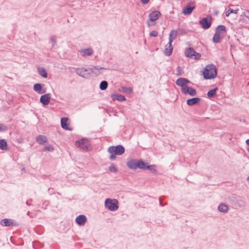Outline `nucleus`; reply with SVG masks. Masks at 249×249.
Listing matches in <instances>:
<instances>
[{
  "mask_svg": "<svg viewBox=\"0 0 249 249\" xmlns=\"http://www.w3.org/2000/svg\"><path fill=\"white\" fill-rule=\"evenodd\" d=\"M218 210L221 213H225L228 212V206L224 203H221L218 207Z\"/></svg>",
  "mask_w": 249,
  "mask_h": 249,
  "instance_id": "a878e982",
  "label": "nucleus"
},
{
  "mask_svg": "<svg viewBox=\"0 0 249 249\" xmlns=\"http://www.w3.org/2000/svg\"><path fill=\"white\" fill-rule=\"evenodd\" d=\"M53 147L51 145L46 146L43 148V151H53Z\"/></svg>",
  "mask_w": 249,
  "mask_h": 249,
  "instance_id": "4c0bfd02",
  "label": "nucleus"
},
{
  "mask_svg": "<svg viewBox=\"0 0 249 249\" xmlns=\"http://www.w3.org/2000/svg\"><path fill=\"white\" fill-rule=\"evenodd\" d=\"M111 98L114 101L116 100L120 102H123L126 100L124 96L119 94H112L111 95Z\"/></svg>",
  "mask_w": 249,
  "mask_h": 249,
  "instance_id": "f3484780",
  "label": "nucleus"
},
{
  "mask_svg": "<svg viewBox=\"0 0 249 249\" xmlns=\"http://www.w3.org/2000/svg\"><path fill=\"white\" fill-rule=\"evenodd\" d=\"M121 89L123 92L127 93L128 94L131 93L133 91V89L131 88L130 87H126L124 86H122L121 87Z\"/></svg>",
  "mask_w": 249,
  "mask_h": 249,
  "instance_id": "7c9ffc66",
  "label": "nucleus"
},
{
  "mask_svg": "<svg viewBox=\"0 0 249 249\" xmlns=\"http://www.w3.org/2000/svg\"><path fill=\"white\" fill-rule=\"evenodd\" d=\"M159 202H160V205L162 207L167 205V203H165V204H163L162 202H161V200L160 199V198L159 199Z\"/></svg>",
  "mask_w": 249,
  "mask_h": 249,
  "instance_id": "de8ad7c7",
  "label": "nucleus"
},
{
  "mask_svg": "<svg viewBox=\"0 0 249 249\" xmlns=\"http://www.w3.org/2000/svg\"><path fill=\"white\" fill-rule=\"evenodd\" d=\"M194 56L195 59H198L201 57V55L199 53L196 52V53H194Z\"/></svg>",
  "mask_w": 249,
  "mask_h": 249,
  "instance_id": "79ce46f5",
  "label": "nucleus"
},
{
  "mask_svg": "<svg viewBox=\"0 0 249 249\" xmlns=\"http://www.w3.org/2000/svg\"><path fill=\"white\" fill-rule=\"evenodd\" d=\"M34 90L38 94H43L46 92V90L42 88V85L39 83L34 85Z\"/></svg>",
  "mask_w": 249,
  "mask_h": 249,
  "instance_id": "dca6fc26",
  "label": "nucleus"
},
{
  "mask_svg": "<svg viewBox=\"0 0 249 249\" xmlns=\"http://www.w3.org/2000/svg\"><path fill=\"white\" fill-rule=\"evenodd\" d=\"M91 72H94L93 69L84 68L79 69V75L84 78L89 77Z\"/></svg>",
  "mask_w": 249,
  "mask_h": 249,
  "instance_id": "0eeeda50",
  "label": "nucleus"
},
{
  "mask_svg": "<svg viewBox=\"0 0 249 249\" xmlns=\"http://www.w3.org/2000/svg\"><path fill=\"white\" fill-rule=\"evenodd\" d=\"M146 169L148 170L151 171L152 173H155L157 172L156 169V166L155 165H149L148 164L147 165L146 167Z\"/></svg>",
  "mask_w": 249,
  "mask_h": 249,
  "instance_id": "2f4dec72",
  "label": "nucleus"
},
{
  "mask_svg": "<svg viewBox=\"0 0 249 249\" xmlns=\"http://www.w3.org/2000/svg\"><path fill=\"white\" fill-rule=\"evenodd\" d=\"M158 35V32L156 31H152L150 33V36H151L156 37Z\"/></svg>",
  "mask_w": 249,
  "mask_h": 249,
  "instance_id": "ea45409f",
  "label": "nucleus"
},
{
  "mask_svg": "<svg viewBox=\"0 0 249 249\" xmlns=\"http://www.w3.org/2000/svg\"><path fill=\"white\" fill-rule=\"evenodd\" d=\"M50 42L52 43V48H54L56 43V39L55 36H53L50 38Z\"/></svg>",
  "mask_w": 249,
  "mask_h": 249,
  "instance_id": "c9c22d12",
  "label": "nucleus"
},
{
  "mask_svg": "<svg viewBox=\"0 0 249 249\" xmlns=\"http://www.w3.org/2000/svg\"><path fill=\"white\" fill-rule=\"evenodd\" d=\"M187 94H189L190 95L192 96H194L196 94V91L195 89L190 87L189 89L188 92Z\"/></svg>",
  "mask_w": 249,
  "mask_h": 249,
  "instance_id": "72a5a7b5",
  "label": "nucleus"
},
{
  "mask_svg": "<svg viewBox=\"0 0 249 249\" xmlns=\"http://www.w3.org/2000/svg\"><path fill=\"white\" fill-rule=\"evenodd\" d=\"M203 75L205 79L214 78L217 75V70L215 66L213 64L206 66L203 71Z\"/></svg>",
  "mask_w": 249,
  "mask_h": 249,
  "instance_id": "f03ea898",
  "label": "nucleus"
},
{
  "mask_svg": "<svg viewBox=\"0 0 249 249\" xmlns=\"http://www.w3.org/2000/svg\"><path fill=\"white\" fill-rule=\"evenodd\" d=\"M0 224L2 226L10 227H17L18 226V224L16 221L9 218H4L1 220Z\"/></svg>",
  "mask_w": 249,
  "mask_h": 249,
  "instance_id": "423d86ee",
  "label": "nucleus"
},
{
  "mask_svg": "<svg viewBox=\"0 0 249 249\" xmlns=\"http://www.w3.org/2000/svg\"><path fill=\"white\" fill-rule=\"evenodd\" d=\"M108 86V83L106 81H102L99 86L100 89L101 90H106Z\"/></svg>",
  "mask_w": 249,
  "mask_h": 249,
  "instance_id": "c756f323",
  "label": "nucleus"
},
{
  "mask_svg": "<svg viewBox=\"0 0 249 249\" xmlns=\"http://www.w3.org/2000/svg\"><path fill=\"white\" fill-rule=\"evenodd\" d=\"M218 89L217 88H214L213 89L209 90L207 93V96L209 98H211L214 96L216 94V92L217 90Z\"/></svg>",
  "mask_w": 249,
  "mask_h": 249,
  "instance_id": "cd10ccee",
  "label": "nucleus"
},
{
  "mask_svg": "<svg viewBox=\"0 0 249 249\" xmlns=\"http://www.w3.org/2000/svg\"><path fill=\"white\" fill-rule=\"evenodd\" d=\"M87 221V218L85 215H79V226H84Z\"/></svg>",
  "mask_w": 249,
  "mask_h": 249,
  "instance_id": "b1692460",
  "label": "nucleus"
},
{
  "mask_svg": "<svg viewBox=\"0 0 249 249\" xmlns=\"http://www.w3.org/2000/svg\"><path fill=\"white\" fill-rule=\"evenodd\" d=\"M195 8L196 6L194 5V3L190 2L187 4L185 8L183 9L182 12L185 15H190Z\"/></svg>",
  "mask_w": 249,
  "mask_h": 249,
  "instance_id": "6e6552de",
  "label": "nucleus"
},
{
  "mask_svg": "<svg viewBox=\"0 0 249 249\" xmlns=\"http://www.w3.org/2000/svg\"><path fill=\"white\" fill-rule=\"evenodd\" d=\"M148 163L144 162L142 160H138V168L142 169V170H146V167Z\"/></svg>",
  "mask_w": 249,
  "mask_h": 249,
  "instance_id": "412c9836",
  "label": "nucleus"
},
{
  "mask_svg": "<svg viewBox=\"0 0 249 249\" xmlns=\"http://www.w3.org/2000/svg\"><path fill=\"white\" fill-rule=\"evenodd\" d=\"M138 160L135 159L130 160L126 162L128 168L131 170H136L138 168Z\"/></svg>",
  "mask_w": 249,
  "mask_h": 249,
  "instance_id": "9d476101",
  "label": "nucleus"
},
{
  "mask_svg": "<svg viewBox=\"0 0 249 249\" xmlns=\"http://www.w3.org/2000/svg\"><path fill=\"white\" fill-rule=\"evenodd\" d=\"M125 152V149L122 145L111 146L108 148V152L110 154L109 159L111 160L116 159V155H122Z\"/></svg>",
  "mask_w": 249,
  "mask_h": 249,
  "instance_id": "f257e3e1",
  "label": "nucleus"
},
{
  "mask_svg": "<svg viewBox=\"0 0 249 249\" xmlns=\"http://www.w3.org/2000/svg\"><path fill=\"white\" fill-rule=\"evenodd\" d=\"M38 74L44 78H47L48 74L46 69L43 67H39L37 69Z\"/></svg>",
  "mask_w": 249,
  "mask_h": 249,
  "instance_id": "4be33fe9",
  "label": "nucleus"
},
{
  "mask_svg": "<svg viewBox=\"0 0 249 249\" xmlns=\"http://www.w3.org/2000/svg\"><path fill=\"white\" fill-rule=\"evenodd\" d=\"M69 118L67 117H63L61 119V125L62 128L65 130H72V128L69 126L68 122Z\"/></svg>",
  "mask_w": 249,
  "mask_h": 249,
  "instance_id": "9b49d317",
  "label": "nucleus"
},
{
  "mask_svg": "<svg viewBox=\"0 0 249 249\" xmlns=\"http://www.w3.org/2000/svg\"><path fill=\"white\" fill-rule=\"evenodd\" d=\"M181 71H182L181 68L178 66L177 68L176 74L178 75H181Z\"/></svg>",
  "mask_w": 249,
  "mask_h": 249,
  "instance_id": "a19ab883",
  "label": "nucleus"
},
{
  "mask_svg": "<svg viewBox=\"0 0 249 249\" xmlns=\"http://www.w3.org/2000/svg\"><path fill=\"white\" fill-rule=\"evenodd\" d=\"M51 94L47 93L41 96L40 98V102L43 106L48 105L50 102Z\"/></svg>",
  "mask_w": 249,
  "mask_h": 249,
  "instance_id": "1a4fd4ad",
  "label": "nucleus"
},
{
  "mask_svg": "<svg viewBox=\"0 0 249 249\" xmlns=\"http://www.w3.org/2000/svg\"><path fill=\"white\" fill-rule=\"evenodd\" d=\"M141 0V2L143 3V4H147V3H148L149 0Z\"/></svg>",
  "mask_w": 249,
  "mask_h": 249,
  "instance_id": "49530a36",
  "label": "nucleus"
},
{
  "mask_svg": "<svg viewBox=\"0 0 249 249\" xmlns=\"http://www.w3.org/2000/svg\"><path fill=\"white\" fill-rule=\"evenodd\" d=\"M246 142L248 145H249V139H247L246 141Z\"/></svg>",
  "mask_w": 249,
  "mask_h": 249,
  "instance_id": "3c124183",
  "label": "nucleus"
},
{
  "mask_svg": "<svg viewBox=\"0 0 249 249\" xmlns=\"http://www.w3.org/2000/svg\"><path fill=\"white\" fill-rule=\"evenodd\" d=\"M248 151L249 152V148H248Z\"/></svg>",
  "mask_w": 249,
  "mask_h": 249,
  "instance_id": "4d7b16f0",
  "label": "nucleus"
},
{
  "mask_svg": "<svg viewBox=\"0 0 249 249\" xmlns=\"http://www.w3.org/2000/svg\"><path fill=\"white\" fill-rule=\"evenodd\" d=\"M90 69L96 70H100L103 69L104 68L100 66H94L92 68H91Z\"/></svg>",
  "mask_w": 249,
  "mask_h": 249,
  "instance_id": "37998d69",
  "label": "nucleus"
},
{
  "mask_svg": "<svg viewBox=\"0 0 249 249\" xmlns=\"http://www.w3.org/2000/svg\"><path fill=\"white\" fill-rule=\"evenodd\" d=\"M6 127L3 124H0V131H4L6 129Z\"/></svg>",
  "mask_w": 249,
  "mask_h": 249,
  "instance_id": "a18cd8bd",
  "label": "nucleus"
},
{
  "mask_svg": "<svg viewBox=\"0 0 249 249\" xmlns=\"http://www.w3.org/2000/svg\"><path fill=\"white\" fill-rule=\"evenodd\" d=\"M26 204L28 206H31L32 204L29 202V200H27L26 202Z\"/></svg>",
  "mask_w": 249,
  "mask_h": 249,
  "instance_id": "8fccbe9b",
  "label": "nucleus"
},
{
  "mask_svg": "<svg viewBox=\"0 0 249 249\" xmlns=\"http://www.w3.org/2000/svg\"><path fill=\"white\" fill-rule=\"evenodd\" d=\"M79 147L86 152L91 150L92 145L90 140L88 138H82L79 140Z\"/></svg>",
  "mask_w": 249,
  "mask_h": 249,
  "instance_id": "39448f33",
  "label": "nucleus"
},
{
  "mask_svg": "<svg viewBox=\"0 0 249 249\" xmlns=\"http://www.w3.org/2000/svg\"><path fill=\"white\" fill-rule=\"evenodd\" d=\"M93 72H91V73L95 74H96V75H98V74L100 73V72H95V70H94V69H93Z\"/></svg>",
  "mask_w": 249,
  "mask_h": 249,
  "instance_id": "09e8293b",
  "label": "nucleus"
},
{
  "mask_svg": "<svg viewBox=\"0 0 249 249\" xmlns=\"http://www.w3.org/2000/svg\"><path fill=\"white\" fill-rule=\"evenodd\" d=\"M200 101V99L198 97H194L189 99L187 100V104L189 106H192L197 104Z\"/></svg>",
  "mask_w": 249,
  "mask_h": 249,
  "instance_id": "a211bd4d",
  "label": "nucleus"
},
{
  "mask_svg": "<svg viewBox=\"0 0 249 249\" xmlns=\"http://www.w3.org/2000/svg\"><path fill=\"white\" fill-rule=\"evenodd\" d=\"M160 15V13L158 11H154L150 13L149 15V19L146 22L147 26L149 27L154 26L156 23V20L159 18Z\"/></svg>",
  "mask_w": 249,
  "mask_h": 249,
  "instance_id": "20e7f679",
  "label": "nucleus"
},
{
  "mask_svg": "<svg viewBox=\"0 0 249 249\" xmlns=\"http://www.w3.org/2000/svg\"><path fill=\"white\" fill-rule=\"evenodd\" d=\"M190 87H189L187 85H185L181 87V92L184 94H187L188 92L189 89Z\"/></svg>",
  "mask_w": 249,
  "mask_h": 249,
  "instance_id": "473e14b6",
  "label": "nucleus"
},
{
  "mask_svg": "<svg viewBox=\"0 0 249 249\" xmlns=\"http://www.w3.org/2000/svg\"><path fill=\"white\" fill-rule=\"evenodd\" d=\"M75 222L78 224V216H77L76 218H75Z\"/></svg>",
  "mask_w": 249,
  "mask_h": 249,
  "instance_id": "603ef678",
  "label": "nucleus"
},
{
  "mask_svg": "<svg viewBox=\"0 0 249 249\" xmlns=\"http://www.w3.org/2000/svg\"><path fill=\"white\" fill-rule=\"evenodd\" d=\"M0 149L2 150H5L7 149V142L4 139L0 140Z\"/></svg>",
  "mask_w": 249,
  "mask_h": 249,
  "instance_id": "bb28decb",
  "label": "nucleus"
},
{
  "mask_svg": "<svg viewBox=\"0 0 249 249\" xmlns=\"http://www.w3.org/2000/svg\"><path fill=\"white\" fill-rule=\"evenodd\" d=\"M178 32L177 30H172L171 31L169 36V42H172L177 36Z\"/></svg>",
  "mask_w": 249,
  "mask_h": 249,
  "instance_id": "6ab92c4d",
  "label": "nucleus"
},
{
  "mask_svg": "<svg viewBox=\"0 0 249 249\" xmlns=\"http://www.w3.org/2000/svg\"><path fill=\"white\" fill-rule=\"evenodd\" d=\"M171 42H169L168 44L166 46L164 52V54L167 56H170L173 52V47Z\"/></svg>",
  "mask_w": 249,
  "mask_h": 249,
  "instance_id": "4468645a",
  "label": "nucleus"
},
{
  "mask_svg": "<svg viewBox=\"0 0 249 249\" xmlns=\"http://www.w3.org/2000/svg\"><path fill=\"white\" fill-rule=\"evenodd\" d=\"M244 16L249 20V11L246 10L244 12Z\"/></svg>",
  "mask_w": 249,
  "mask_h": 249,
  "instance_id": "c03bdc74",
  "label": "nucleus"
},
{
  "mask_svg": "<svg viewBox=\"0 0 249 249\" xmlns=\"http://www.w3.org/2000/svg\"><path fill=\"white\" fill-rule=\"evenodd\" d=\"M105 206L110 211H115L118 208V201L117 199L107 198L105 202Z\"/></svg>",
  "mask_w": 249,
  "mask_h": 249,
  "instance_id": "7ed1b4c3",
  "label": "nucleus"
},
{
  "mask_svg": "<svg viewBox=\"0 0 249 249\" xmlns=\"http://www.w3.org/2000/svg\"><path fill=\"white\" fill-rule=\"evenodd\" d=\"M178 34L180 35H184L187 34V32L185 29L183 28H178Z\"/></svg>",
  "mask_w": 249,
  "mask_h": 249,
  "instance_id": "e433bc0d",
  "label": "nucleus"
},
{
  "mask_svg": "<svg viewBox=\"0 0 249 249\" xmlns=\"http://www.w3.org/2000/svg\"><path fill=\"white\" fill-rule=\"evenodd\" d=\"M109 170L112 173H116L117 172V168L114 166L113 164H112L109 167Z\"/></svg>",
  "mask_w": 249,
  "mask_h": 249,
  "instance_id": "f704fd0d",
  "label": "nucleus"
},
{
  "mask_svg": "<svg viewBox=\"0 0 249 249\" xmlns=\"http://www.w3.org/2000/svg\"><path fill=\"white\" fill-rule=\"evenodd\" d=\"M194 53H196V52L192 48H188L185 51V55L188 57L192 58L194 56Z\"/></svg>",
  "mask_w": 249,
  "mask_h": 249,
  "instance_id": "393cba45",
  "label": "nucleus"
},
{
  "mask_svg": "<svg viewBox=\"0 0 249 249\" xmlns=\"http://www.w3.org/2000/svg\"><path fill=\"white\" fill-rule=\"evenodd\" d=\"M215 32L220 35L222 34V32H223V35H224V34L226 32L225 26L223 25H218L215 29Z\"/></svg>",
  "mask_w": 249,
  "mask_h": 249,
  "instance_id": "5701e85b",
  "label": "nucleus"
},
{
  "mask_svg": "<svg viewBox=\"0 0 249 249\" xmlns=\"http://www.w3.org/2000/svg\"><path fill=\"white\" fill-rule=\"evenodd\" d=\"M79 52L83 56H90L92 55L93 51L91 48H89L87 49H81L80 51H79Z\"/></svg>",
  "mask_w": 249,
  "mask_h": 249,
  "instance_id": "2eb2a0df",
  "label": "nucleus"
},
{
  "mask_svg": "<svg viewBox=\"0 0 249 249\" xmlns=\"http://www.w3.org/2000/svg\"><path fill=\"white\" fill-rule=\"evenodd\" d=\"M75 144H78V140L75 141Z\"/></svg>",
  "mask_w": 249,
  "mask_h": 249,
  "instance_id": "864d4df0",
  "label": "nucleus"
},
{
  "mask_svg": "<svg viewBox=\"0 0 249 249\" xmlns=\"http://www.w3.org/2000/svg\"><path fill=\"white\" fill-rule=\"evenodd\" d=\"M199 23L202 25L204 29H208L211 25V20L208 18H203L199 21Z\"/></svg>",
  "mask_w": 249,
  "mask_h": 249,
  "instance_id": "f8f14e48",
  "label": "nucleus"
},
{
  "mask_svg": "<svg viewBox=\"0 0 249 249\" xmlns=\"http://www.w3.org/2000/svg\"><path fill=\"white\" fill-rule=\"evenodd\" d=\"M247 180L249 182V176L247 178Z\"/></svg>",
  "mask_w": 249,
  "mask_h": 249,
  "instance_id": "5fc2aeb1",
  "label": "nucleus"
},
{
  "mask_svg": "<svg viewBox=\"0 0 249 249\" xmlns=\"http://www.w3.org/2000/svg\"><path fill=\"white\" fill-rule=\"evenodd\" d=\"M29 213H30V212H28V213H27V215H29Z\"/></svg>",
  "mask_w": 249,
  "mask_h": 249,
  "instance_id": "6e6d98bb",
  "label": "nucleus"
},
{
  "mask_svg": "<svg viewBox=\"0 0 249 249\" xmlns=\"http://www.w3.org/2000/svg\"><path fill=\"white\" fill-rule=\"evenodd\" d=\"M36 141L39 144H43L47 141V138L44 135H39L36 138Z\"/></svg>",
  "mask_w": 249,
  "mask_h": 249,
  "instance_id": "aec40b11",
  "label": "nucleus"
},
{
  "mask_svg": "<svg viewBox=\"0 0 249 249\" xmlns=\"http://www.w3.org/2000/svg\"><path fill=\"white\" fill-rule=\"evenodd\" d=\"M213 41L215 43H219L220 41V35L215 32L213 37Z\"/></svg>",
  "mask_w": 249,
  "mask_h": 249,
  "instance_id": "c85d7f7f",
  "label": "nucleus"
},
{
  "mask_svg": "<svg viewBox=\"0 0 249 249\" xmlns=\"http://www.w3.org/2000/svg\"><path fill=\"white\" fill-rule=\"evenodd\" d=\"M190 83L191 82L185 78H179L176 81V84L181 87Z\"/></svg>",
  "mask_w": 249,
  "mask_h": 249,
  "instance_id": "ddd939ff",
  "label": "nucleus"
},
{
  "mask_svg": "<svg viewBox=\"0 0 249 249\" xmlns=\"http://www.w3.org/2000/svg\"><path fill=\"white\" fill-rule=\"evenodd\" d=\"M231 13H234V14H236L237 13V11L236 10H234L233 9H229L226 13V16L227 17H228L230 14Z\"/></svg>",
  "mask_w": 249,
  "mask_h": 249,
  "instance_id": "58836bf2",
  "label": "nucleus"
}]
</instances>
